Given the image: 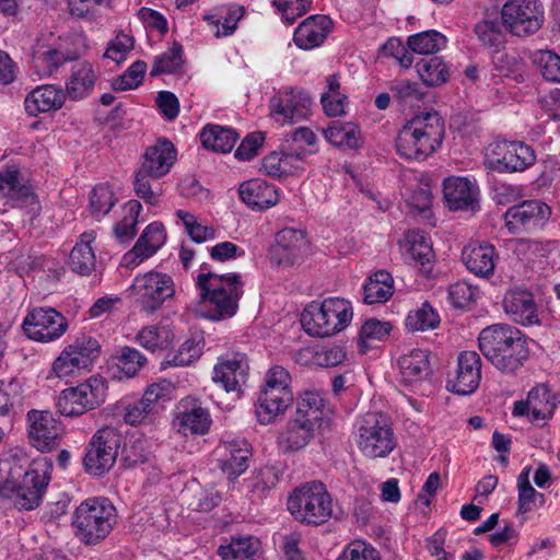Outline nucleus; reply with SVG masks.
Instances as JSON below:
<instances>
[{"label": "nucleus", "mask_w": 560, "mask_h": 560, "mask_svg": "<svg viewBox=\"0 0 560 560\" xmlns=\"http://www.w3.org/2000/svg\"><path fill=\"white\" fill-rule=\"evenodd\" d=\"M444 120L436 112H425L410 119L396 137V151L407 160L423 161L441 147Z\"/></svg>", "instance_id": "f257e3e1"}, {"label": "nucleus", "mask_w": 560, "mask_h": 560, "mask_svg": "<svg viewBox=\"0 0 560 560\" xmlns=\"http://www.w3.org/2000/svg\"><path fill=\"white\" fill-rule=\"evenodd\" d=\"M325 397L316 390H305L296 397V408L280 433V443L287 451L304 448L325 421Z\"/></svg>", "instance_id": "f03ea898"}, {"label": "nucleus", "mask_w": 560, "mask_h": 560, "mask_svg": "<svg viewBox=\"0 0 560 560\" xmlns=\"http://www.w3.org/2000/svg\"><path fill=\"white\" fill-rule=\"evenodd\" d=\"M175 161V147L167 139H159L155 144L147 148L141 166L135 173L133 190L137 197L156 206L162 195L158 179L170 172Z\"/></svg>", "instance_id": "7ed1b4c3"}, {"label": "nucleus", "mask_w": 560, "mask_h": 560, "mask_svg": "<svg viewBox=\"0 0 560 560\" xmlns=\"http://www.w3.org/2000/svg\"><path fill=\"white\" fill-rule=\"evenodd\" d=\"M117 511L105 497L89 498L74 510L71 526L74 537L84 546L104 541L116 524Z\"/></svg>", "instance_id": "20e7f679"}, {"label": "nucleus", "mask_w": 560, "mask_h": 560, "mask_svg": "<svg viewBox=\"0 0 560 560\" xmlns=\"http://www.w3.org/2000/svg\"><path fill=\"white\" fill-rule=\"evenodd\" d=\"M196 284L200 299L211 306L209 310L211 319L221 320L236 314L238 300L244 293V283L238 273L201 272L197 277Z\"/></svg>", "instance_id": "39448f33"}, {"label": "nucleus", "mask_w": 560, "mask_h": 560, "mask_svg": "<svg viewBox=\"0 0 560 560\" xmlns=\"http://www.w3.org/2000/svg\"><path fill=\"white\" fill-rule=\"evenodd\" d=\"M287 509L296 522L316 527L331 518L332 498L322 481H310L289 494Z\"/></svg>", "instance_id": "423d86ee"}, {"label": "nucleus", "mask_w": 560, "mask_h": 560, "mask_svg": "<svg viewBox=\"0 0 560 560\" xmlns=\"http://www.w3.org/2000/svg\"><path fill=\"white\" fill-rule=\"evenodd\" d=\"M352 316V305L348 300L331 296L323 302H311L301 315V324L307 335L323 338L345 329Z\"/></svg>", "instance_id": "0eeeda50"}, {"label": "nucleus", "mask_w": 560, "mask_h": 560, "mask_svg": "<svg viewBox=\"0 0 560 560\" xmlns=\"http://www.w3.org/2000/svg\"><path fill=\"white\" fill-rule=\"evenodd\" d=\"M290 373L280 365L271 366L259 392L255 415L260 424H270L284 415L293 402Z\"/></svg>", "instance_id": "6e6552de"}, {"label": "nucleus", "mask_w": 560, "mask_h": 560, "mask_svg": "<svg viewBox=\"0 0 560 560\" xmlns=\"http://www.w3.org/2000/svg\"><path fill=\"white\" fill-rule=\"evenodd\" d=\"M51 466L46 459L34 460L19 483L7 480L0 486V499H9L21 511L39 506L50 481Z\"/></svg>", "instance_id": "1a4fd4ad"}, {"label": "nucleus", "mask_w": 560, "mask_h": 560, "mask_svg": "<svg viewBox=\"0 0 560 560\" xmlns=\"http://www.w3.org/2000/svg\"><path fill=\"white\" fill-rule=\"evenodd\" d=\"M358 446L370 458L387 457L396 446L388 418L382 412H369L358 421Z\"/></svg>", "instance_id": "9d476101"}, {"label": "nucleus", "mask_w": 560, "mask_h": 560, "mask_svg": "<svg viewBox=\"0 0 560 560\" xmlns=\"http://www.w3.org/2000/svg\"><path fill=\"white\" fill-rule=\"evenodd\" d=\"M106 381L93 375L77 386L63 389L57 399V409L66 417H78L104 404L107 395Z\"/></svg>", "instance_id": "9b49d317"}, {"label": "nucleus", "mask_w": 560, "mask_h": 560, "mask_svg": "<svg viewBox=\"0 0 560 560\" xmlns=\"http://www.w3.org/2000/svg\"><path fill=\"white\" fill-rule=\"evenodd\" d=\"M544 22L545 9L540 0H508L502 5V26L513 36L534 35Z\"/></svg>", "instance_id": "f8f14e48"}, {"label": "nucleus", "mask_w": 560, "mask_h": 560, "mask_svg": "<svg viewBox=\"0 0 560 560\" xmlns=\"http://www.w3.org/2000/svg\"><path fill=\"white\" fill-rule=\"evenodd\" d=\"M536 162L535 150L523 141H497L489 147L485 166L498 173L524 172Z\"/></svg>", "instance_id": "ddd939ff"}, {"label": "nucleus", "mask_w": 560, "mask_h": 560, "mask_svg": "<svg viewBox=\"0 0 560 560\" xmlns=\"http://www.w3.org/2000/svg\"><path fill=\"white\" fill-rule=\"evenodd\" d=\"M121 436L113 427L97 430L91 438L83 457L84 469L93 476H103L114 466Z\"/></svg>", "instance_id": "4468645a"}, {"label": "nucleus", "mask_w": 560, "mask_h": 560, "mask_svg": "<svg viewBox=\"0 0 560 560\" xmlns=\"http://www.w3.org/2000/svg\"><path fill=\"white\" fill-rule=\"evenodd\" d=\"M172 385L168 382L153 383L147 387L142 397L125 407L124 421L130 425L152 423L171 400Z\"/></svg>", "instance_id": "2eb2a0df"}, {"label": "nucleus", "mask_w": 560, "mask_h": 560, "mask_svg": "<svg viewBox=\"0 0 560 560\" xmlns=\"http://www.w3.org/2000/svg\"><path fill=\"white\" fill-rule=\"evenodd\" d=\"M22 327L30 339L49 342L60 338L67 331L68 320L52 307H37L28 312Z\"/></svg>", "instance_id": "dca6fc26"}, {"label": "nucleus", "mask_w": 560, "mask_h": 560, "mask_svg": "<svg viewBox=\"0 0 560 560\" xmlns=\"http://www.w3.org/2000/svg\"><path fill=\"white\" fill-rule=\"evenodd\" d=\"M218 468L229 482H234L248 467L253 447L246 439L235 438L222 441L215 450Z\"/></svg>", "instance_id": "f3484780"}, {"label": "nucleus", "mask_w": 560, "mask_h": 560, "mask_svg": "<svg viewBox=\"0 0 560 560\" xmlns=\"http://www.w3.org/2000/svg\"><path fill=\"white\" fill-rule=\"evenodd\" d=\"M133 289L141 296L148 311H155L175 294L173 278L159 271H149L136 277Z\"/></svg>", "instance_id": "a211bd4d"}, {"label": "nucleus", "mask_w": 560, "mask_h": 560, "mask_svg": "<svg viewBox=\"0 0 560 560\" xmlns=\"http://www.w3.org/2000/svg\"><path fill=\"white\" fill-rule=\"evenodd\" d=\"M313 101L303 90H283L271 97L270 114L283 122H298L307 117Z\"/></svg>", "instance_id": "6ab92c4d"}, {"label": "nucleus", "mask_w": 560, "mask_h": 560, "mask_svg": "<svg viewBox=\"0 0 560 560\" xmlns=\"http://www.w3.org/2000/svg\"><path fill=\"white\" fill-rule=\"evenodd\" d=\"M27 421L30 443L38 451L49 452L59 444L62 425L51 412L31 410Z\"/></svg>", "instance_id": "aec40b11"}, {"label": "nucleus", "mask_w": 560, "mask_h": 560, "mask_svg": "<svg viewBox=\"0 0 560 560\" xmlns=\"http://www.w3.org/2000/svg\"><path fill=\"white\" fill-rule=\"evenodd\" d=\"M481 380V359L476 351H462L457 357V368L448 376L446 388L457 395L476 392Z\"/></svg>", "instance_id": "412c9836"}, {"label": "nucleus", "mask_w": 560, "mask_h": 560, "mask_svg": "<svg viewBox=\"0 0 560 560\" xmlns=\"http://www.w3.org/2000/svg\"><path fill=\"white\" fill-rule=\"evenodd\" d=\"M551 215L550 207L540 200H526L509 208L504 214L506 226L511 232L523 228L525 230L540 229Z\"/></svg>", "instance_id": "4be33fe9"}, {"label": "nucleus", "mask_w": 560, "mask_h": 560, "mask_svg": "<svg viewBox=\"0 0 560 560\" xmlns=\"http://www.w3.org/2000/svg\"><path fill=\"white\" fill-rule=\"evenodd\" d=\"M306 235L301 230L291 228L279 231L276 235V245L271 248V261L279 267L293 266L307 249Z\"/></svg>", "instance_id": "5701e85b"}, {"label": "nucleus", "mask_w": 560, "mask_h": 560, "mask_svg": "<svg viewBox=\"0 0 560 560\" xmlns=\"http://www.w3.org/2000/svg\"><path fill=\"white\" fill-rule=\"evenodd\" d=\"M523 336L524 334L512 325H491L483 328L479 334V350L488 361L492 362L506 347Z\"/></svg>", "instance_id": "b1692460"}, {"label": "nucleus", "mask_w": 560, "mask_h": 560, "mask_svg": "<svg viewBox=\"0 0 560 560\" xmlns=\"http://www.w3.org/2000/svg\"><path fill=\"white\" fill-rule=\"evenodd\" d=\"M248 370L246 354L236 352L214 365L212 380L226 392H238L247 381Z\"/></svg>", "instance_id": "393cba45"}, {"label": "nucleus", "mask_w": 560, "mask_h": 560, "mask_svg": "<svg viewBox=\"0 0 560 560\" xmlns=\"http://www.w3.org/2000/svg\"><path fill=\"white\" fill-rule=\"evenodd\" d=\"M498 258L495 247L488 242H470L462 252V260L466 268L483 279L494 273Z\"/></svg>", "instance_id": "a878e982"}, {"label": "nucleus", "mask_w": 560, "mask_h": 560, "mask_svg": "<svg viewBox=\"0 0 560 560\" xmlns=\"http://www.w3.org/2000/svg\"><path fill=\"white\" fill-rule=\"evenodd\" d=\"M503 308L510 318L523 326L539 324L534 294L524 289L509 290L503 298Z\"/></svg>", "instance_id": "bb28decb"}, {"label": "nucleus", "mask_w": 560, "mask_h": 560, "mask_svg": "<svg viewBox=\"0 0 560 560\" xmlns=\"http://www.w3.org/2000/svg\"><path fill=\"white\" fill-rule=\"evenodd\" d=\"M444 199L453 211L471 210L478 206V187L465 177H448L443 184Z\"/></svg>", "instance_id": "cd10ccee"}, {"label": "nucleus", "mask_w": 560, "mask_h": 560, "mask_svg": "<svg viewBox=\"0 0 560 560\" xmlns=\"http://www.w3.org/2000/svg\"><path fill=\"white\" fill-rule=\"evenodd\" d=\"M174 425L178 432L203 435L208 433L211 424L210 413L197 401H180L174 418Z\"/></svg>", "instance_id": "c85d7f7f"}, {"label": "nucleus", "mask_w": 560, "mask_h": 560, "mask_svg": "<svg viewBox=\"0 0 560 560\" xmlns=\"http://www.w3.org/2000/svg\"><path fill=\"white\" fill-rule=\"evenodd\" d=\"M331 26L332 21L327 15H311L296 27L293 40L302 49H313L324 43Z\"/></svg>", "instance_id": "c756f323"}, {"label": "nucleus", "mask_w": 560, "mask_h": 560, "mask_svg": "<svg viewBox=\"0 0 560 560\" xmlns=\"http://www.w3.org/2000/svg\"><path fill=\"white\" fill-rule=\"evenodd\" d=\"M240 198L253 210H265L279 201V192L273 184L261 178H253L240 185Z\"/></svg>", "instance_id": "7c9ffc66"}, {"label": "nucleus", "mask_w": 560, "mask_h": 560, "mask_svg": "<svg viewBox=\"0 0 560 560\" xmlns=\"http://www.w3.org/2000/svg\"><path fill=\"white\" fill-rule=\"evenodd\" d=\"M66 101V93L62 89L51 84L37 86L27 94L24 100V107L30 116H37L40 113L56 112L62 107Z\"/></svg>", "instance_id": "2f4dec72"}, {"label": "nucleus", "mask_w": 560, "mask_h": 560, "mask_svg": "<svg viewBox=\"0 0 560 560\" xmlns=\"http://www.w3.org/2000/svg\"><path fill=\"white\" fill-rule=\"evenodd\" d=\"M166 240L165 229L162 223H150L136 242L132 249L125 255V260L131 264H140L154 255Z\"/></svg>", "instance_id": "473e14b6"}, {"label": "nucleus", "mask_w": 560, "mask_h": 560, "mask_svg": "<svg viewBox=\"0 0 560 560\" xmlns=\"http://www.w3.org/2000/svg\"><path fill=\"white\" fill-rule=\"evenodd\" d=\"M401 382L405 385H415L425 381L431 375L429 352L422 349H412L398 359Z\"/></svg>", "instance_id": "72a5a7b5"}, {"label": "nucleus", "mask_w": 560, "mask_h": 560, "mask_svg": "<svg viewBox=\"0 0 560 560\" xmlns=\"http://www.w3.org/2000/svg\"><path fill=\"white\" fill-rule=\"evenodd\" d=\"M400 246L410 261L421 267L422 272L431 271V262L433 258V249L430 238L427 234L419 230H411L405 234Z\"/></svg>", "instance_id": "f704fd0d"}, {"label": "nucleus", "mask_w": 560, "mask_h": 560, "mask_svg": "<svg viewBox=\"0 0 560 560\" xmlns=\"http://www.w3.org/2000/svg\"><path fill=\"white\" fill-rule=\"evenodd\" d=\"M95 240L93 231L84 232L69 255V268L80 276H90L96 267V257L91 243Z\"/></svg>", "instance_id": "c9c22d12"}, {"label": "nucleus", "mask_w": 560, "mask_h": 560, "mask_svg": "<svg viewBox=\"0 0 560 560\" xmlns=\"http://www.w3.org/2000/svg\"><path fill=\"white\" fill-rule=\"evenodd\" d=\"M96 74L93 66L86 61L73 66L70 78L66 83V96L78 101L89 96L95 85Z\"/></svg>", "instance_id": "e433bc0d"}, {"label": "nucleus", "mask_w": 560, "mask_h": 560, "mask_svg": "<svg viewBox=\"0 0 560 560\" xmlns=\"http://www.w3.org/2000/svg\"><path fill=\"white\" fill-rule=\"evenodd\" d=\"M529 407L532 408V422L539 420H549L559 402V397L546 384H539L533 387L527 395Z\"/></svg>", "instance_id": "4c0bfd02"}, {"label": "nucleus", "mask_w": 560, "mask_h": 560, "mask_svg": "<svg viewBox=\"0 0 560 560\" xmlns=\"http://www.w3.org/2000/svg\"><path fill=\"white\" fill-rule=\"evenodd\" d=\"M237 139L238 135L234 129L219 125L209 124L200 132V141L203 148L220 153L230 152Z\"/></svg>", "instance_id": "58836bf2"}, {"label": "nucleus", "mask_w": 560, "mask_h": 560, "mask_svg": "<svg viewBox=\"0 0 560 560\" xmlns=\"http://www.w3.org/2000/svg\"><path fill=\"white\" fill-rule=\"evenodd\" d=\"M529 357V349L525 335L506 347L501 354L492 360L491 364L502 373L514 374Z\"/></svg>", "instance_id": "ea45409f"}, {"label": "nucleus", "mask_w": 560, "mask_h": 560, "mask_svg": "<svg viewBox=\"0 0 560 560\" xmlns=\"http://www.w3.org/2000/svg\"><path fill=\"white\" fill-rule=\"evenodd\" d=\"M394 294V279L385 270L376 271L363 287L365 304L385 303Z\"/></svg>", "instance_id": "a19ab883"}, {"label": "nucleus", "mask_w": 560, "mask_h": 560, "mask_svg": "<svg viewBox=\"0 0 560 560\" xmlns=\"http://www.w3.org/2000/svg\"><path fill=\"white\" fill-rule=\"evenodd\" d=\"M416 69L427 86H439L450 78V70L442 57H423L416 62Z\"/></svg>", "instance_id": "79ce46f5"}, {"label": "nucleus", "mask_w": 560, "mask_h": 560, "mask_svg": "<svg viewBox=\"0 0 560 560\" xmlns=\"http://www.w3.org/2000/svg\"><path fill=\"white\" fill-rule=\"evenodd\" d=\"M360 128L353 122L332 121L324 130L325 138L335 147L343 149L359 148Z\"/></svg>", "instance_id": "37998d69"}, {"label": "nucleus", "mask_w": 560, "mask_h": 560, "mask_svg": "<svg viewBox=\"0 0 560 560\" xmlns=\"http://www.w3.org/2000/svg\"><path fill=\"white\" fill-rule=\"evenodd\" d=\"M260 548V541L253 536L232 538L226 546H220L218 555L222 560H254Z\"/></svg>", "instance_id": "c03bdc74"}, {"label": "nucleus", "mask_w": 560, "mask_h": 560, "mask_svg": "<svg viewBox=\"0 0 560 560\" xmlns=\"http://www.w3.org/2000/svg\"><path fill=\"white\" fill-rule=\"evenodd\" d=\"M446 37L434 30L410 35L407 39V46L412 52L425 57L435 56L438 51L446 46Z\"/></svg>", "instance_id": "a18cd8bd"}, {"label": "nucleus", "mask_w": 560, "mask_h": 560, "mask_svg": "<svg viewBox=\"0 0 560 560\" xmlns=\"http://www.w3.org/2000/svg\"><path fill=\"white\" fill-rule=\"evenodd\" d=\"M72 358L80 370H85L98 358L101 346L98 341L90 336H81L67 345Z\"/></svg>", "instance_id": "49530a36"}, {"label": "nucleus", "mask_w": 560, "mask_h": 560, "mask_svg": "<svg viewBox=\"0 0 560 560\" xmlns=\"http://www.w3.org/2000/svg\"><path fill=\"white\" fill-rule=\"evenodd\" d=\"M183 46L179 43H174L171 48L155 58L150 75L159 77L176 72L183 66Z\"/></svg>", "instance_id": "de8ad7c7"}, {"label": "nucleus", "mask_w": 560, "mask_h": 560, "mask_svg": "<svg viewBox=\"0 0 560 560\" xmlns=\"http://www.w3.org/2000/svg\"><path fill=\"white\" fill-rule=\"evenodd\" d=\"M501 26L502 23H499L498 20L485 19L475 25L474 32L483 47L498 51L504 44V34Z\"/></svg>", "instance_id": "09e8293b"}, {"label": "nucleus", "mask_w": 560, "mask_h": 560, "mask_svg": "<svg viewBox=\"0 0 560 560\" xmlns=\"http://www.w3.org/2000/svg\"><path fill=\"white\" fill-rule=\"evenodd\" d=\"M439 324L440 317L428 302L410 311L405 320V325L410 331L434 329Z\"/></svg>", "instance_id": "8fccbe9b"}, {"label": "nucleus", "mask_w": 560, "mask_h": 560, "mask_svg": "<svg viewBox=\"0 0 560 560\" xmlns=\"http://www.w3.org/2000/svg\"><path fill=\"white\" fill-rule=\"evenodd\" d=\"M202 339L190 338L184 341L175 353H170L167 359L162 363L164 366H186L196 360L202 353Z\"/></svg>", "instance_id": "3c124183"}, {"label": "nucleus", "mask_w": 560, "mask_h": 560, "mask_svg": "<svg viewBox=\"0 0 560 560\" xmlns=\"http://www.w3.org/2000/svg\"><path fill=\"white\" fill-rule=\"evenodd\" d=\"M128 215L124 217L114 228L116 238L120 243H128L137 233L138 217L142 206L138 200H130L126 205Z\"/></svg>", "instance_id": "603ef678"}, {"label": "nucleus", "mask_w": 560, "mask_h": 560, "mask_svg": "<svg viewBox=\"0 0 560 560\" xmlns=\"http://www.w3.org/2000/svg\"><path fill=\"white\" fill-rule=\"evenodd\" d=\"M116 366L130 378L145 365L147 358L137 349L131 347H122L119 353L113 357Z\"/></svg>", "instance_id": "864d4df0"}, {"label": "nucleus", "mask_w": 560, "mask_h": 560, "mask_svg": "<svg viewBox=\"0 0 560 560\" xmlns=\"http://www.w3.org/2000/svg\"><path fill=\"white\" fill-rule=\"evenodd\" d=\"M116 199L114 192L107 185L101 184L93 188L90 197V211L96 219L104 218L115 206Z\"/></svg>", "instance_id": "5fc2aeb1"}, {"label": "nucleus", "mask_w": 560, "mask_h": 560, "mask_svg": "<svg viewBox=\"0 0 560 560\" xmlns=\"http://www.w3.org/2000/svg\"><path fill=\"white\" fill-rule=\"evenodd\" d=\"M389 90L393 97L401 106H412L424 96V92L421 90L420 84L409 80H396L390 84Z\"/></svg>", "instance_id": "6e6d98bb"}, {"label": "nucleus", "mask_w": 560, "mask_h": 560, "mask_svg": "<svg viewBox=\"0 0 560 560\" xmlns=\"http://www.w3.org/2000/svg\"><path fill=\"white\" fill-rule=\"evenodd\" d=\"M530 467H525L517 477V513L526 514L533 511L538 492L529 481Z\"/></svg>", "instance_id": "4d7b16f0"}, {"label": "nucleus", "mask_w": 560, "mask_h": 560, "mask_svg": "<svg viewBox=\"0 0 560 560\" xmlns=\"http://www.w3.org/2000/svg\"><path fill=\"white\" fill-rule=\"evenodd\" d=\"M147 63L142 60L135 61L121 75L112 83V89L117 92L137 89L143 81Z\"/></svg>", "instance_id": "13d9d810"}, {"label": "nucleus", "mask_w": 560, "mask_h": 560, "mask_svg": "<svg viewBox=\"0 0 560 560\" xmlns=\"http://www.w3.org/2000/svg\"><path fill=\"white\" fill-rule=\"evenodd\" d=\"M534 63L545 80L560 83V56L551 50H539L534 55Z\"/></svg>", "instance_id": "bf43d9fd"}, {"label": "nucleus", "mask_w": 560, "mask_h": 560, "mask_svg": "<svg viewBox=\"0 0 560 560\" xmlns=\"http://www.w3.org/2000/svg\"><path fill=\"white\" fill-rule=\"evenodd\" d=\"M477 295V288L465 281H458L448 287L447 299L451 305L457 310L469 308Z\"/></svg>", "instance_id": "052dcab7"}, {"label": "nucleus", "mask_w": 560, "mask_h": 560, "mask_svg": "<svg viewBox=\"0 0 560 560\" xmlns=\"http://www.w3.org/2000/svg\"><path fill=\"white\" fill-rule=\"evenodd\" d=\"M279 481V472L272 466H264L253 472L249 479L252 492L265 495Z\"/></svg>", "instance_id": "680f3d73"}, {"label": "nucleus", "mask_w": 560, "mask_h": 560, "mask_svg": "<svg viewBox=\"0 0 560 560\" xmlns=\"http://www.w3.org/2000/svg\"><path fill=\"white\" fill-rule=\"evenodd\" d=\"M168 331L158 326H148L140 330L137 340L141 347L155 351L167 347Z\"/></svg>", "instance_id": "e2e57ef3"}, {"label": "nucleus", "mask_w": 560, "mask_h": 560, "mask_svg": "<svg viewBox=\"0 0 560 560\" xmlns=\"http://www.w3.org/2000/svg\"><path fill=\"white\" fill-rule=\"evenodd\" d=\"M135 47V38L124 32H119L114 39L108 43L104 57L114 60L116 63L122 62L128 52Z\"/></svg>", "instance_id": "0e129e2a"}, {"label": "nucleus", "mask_w": 560, "mask_h": 560, "mask_svg": "<svg viewBox=\"0 0 560 560\" xmlns=\"http://www.w3.org/2000/svg\"><path fill=\"white\" fill-rule=\"evenodd\" d=\"M273 4L289 25L293 24L298 18L305 14L311 8L310 0H275Z\"/></svg>", "instance_id": "69168bd1"}, {"label": "nucleus", "mask_w": 560, "mask_h": 560, "mask_svg": "<svg viewBox=\"0 0 560 560\" xmlns=\"http://www.w3.org/2000/svg\"><path fill=\"white\" fill-rule=\"evenodd\" d=\"M150 453L147 452L144 442L137 440L125 444L121 452V463L126 468H133L149 460Z\"/></svg>", "instance_id": "338daca9"}, {"label": "nucleus", "mask_w": 560, "mask_h": 560, "mask_svg": "<svg viewBox=\"0 0 560 560\" xmlns=\"http://www.w3.org/2000/svg\"><path fill=\"white\" fill-rule=\"evenodd\" d=\"M378 552L361 540L349 544L337 560H377Z\"/></svg>", "instance_id": "774afa93"}]
</instances>
